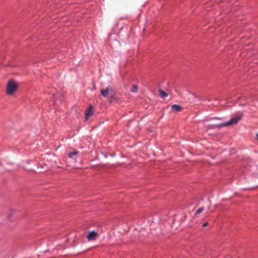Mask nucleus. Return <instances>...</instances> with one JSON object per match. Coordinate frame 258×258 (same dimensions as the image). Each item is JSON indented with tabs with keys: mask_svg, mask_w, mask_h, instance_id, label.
<instances>
[{
	"mask_svg": "<svg viewBox=\"0 0 258 258\" xmlns=\"http://www.w3.org/2000/svg\"><path fill=\"white\" fill-rule=\"evenodd\" d=\"M98 236V233L96 231H92L87 235V239L89 241L94 240Z\"/></svg>",
	"mask_w": 258,
	"mask_h": 258,
	"instance_id": "obj_4",
	"label": "nucleus"
},
{
	"mask_svg": "<svg viewBox=\"0 0 258 258\" xmlns=\"http://www.w3.org/2000/svg\"><path fill=\"white\" fill-rule=\"evenodd\" d=\"M159 94L162 97V98H164V97H166L168 96V94L165 92L164 91L161 90V89H159Z\"/></svg>",
	"mask_w": 258,
	"mask_h": 258,
	"instance_id": "obj_8",
	"label": "nucleus"
},
{
	"mask_svg": "<svg viewBox=\"0 0 258 258\" xmlns=\"http://www.w3.org/2000/svg\"><path fill=\"white\" fill-rule=\"evenodd\" d=\"M138 91V87L137 85H134L131 89V91L134 93H137Z\"/></svg>",
	"mask_w": 258,
	"mask_h": 258,
	"instance_id": "obj_9",
	"label": "nucleus"
},
{
	"mask_svg": "<svg viewBox=\"0 0 258 258\" xmlns=\"http://www.w3.org/2000/svg\"><path fill=\"white\" fill-rule=\"evenodd\" d=\"M14 211L13 210H11L10 211V214L8 215L9 218H11L12 214L14 213Z\"/></svg>",
	"mask_w": 258,
	"mask_h": 258,
	"instance_id": "obj_12",
	"label": "nucleus"
},
{
	"mask_svg": "<svg viewBox=\"0 0 258 258\" xmlns=\"http://www.w3.org/2000/svg\"><path fill=\"white\" fill-rule=\"evenodd\" d=\"M256 139L258 140V134H256Z\"/></svg>",
	"mask_w": 258,
	"mask_h": 258,
	"instance_id": "obj_14",
	"label": "nucleus"
},
{
	"mask_svg": "<svg viewBox=\"0 0 258 258\" xmlns=\"http://www.w3.org/2000/svg\"><path fill=\"white\" fill-rule=\"evenodd\" d=\"M109 91V87H108L105 89L101 90V94L103 97H106L108 94Z\"/></svg>",
	"mask_w": 258,
	"mask_h": 258,
	"instance_id": "obj_7",
	"label": "nucleus"
},
{
	"mask_svg": "<svg viewBox=\"0 0 258 258\" xmlns=\"http://www.w3.org/2000/svg\"><path fill=\"white\" fill-rule=\"evenodd\" d=\"M204 210V207H201L200 208H199L196 212V213H195V215H197L201 213H202L203 211Z\"/></svg>",
	"mask_w": 258,
	"mask_h": 258,
	"instance_id": "obj_11",
	"label": "nucleus"
},
{
	"mask_svg": "<svg viewBox=\"0 0 258 258\" xmlns=\"http://www.w3.org/2000/svg\"><path fill=\"white\" fill-rule=\"evenodd\" d=\"M93 114V107L92 106H90V107L89 108V109L86 111V113H85V115H86V118H85V121H87L88 118L91 116Z\"/></svg>",
	"mask_w": 258,
	"mask_h": 258,
	"instance_id": "obj_5",
	"label": "nucleus"
},
{
	"mask_svg": "<svg viewBox=\"0 0 258 258\" xmlns=\"http://www.w3.org/2000/svg\"><path fill=\"white\" fill-rule=\"evenodd\" d=\"M208 225V222H205L203 225V227H206Z\"/></svg>",
	"mask_w": 258,
	"mask_h": 258,
	"instance_id": "obj_13",
	"label": "nucleus"
},
{
	"mask_svg": "<svg viewBox=\"0 0 258 258\" xmlns=\"http://www.w3.org/2000/svg\"><path fill=\"white\" fill-rule=\"evenodd\" d=\"M242 116V114L241 113L238 114L235 117L232 118L229 121L224 123L221 124L218 126L223 127L226 126H231L237 123V122L241 119Z\"/></svg>",
	"mask_w": 258,
	"mask_h": 258,
	"instance_id": "obj_3",
	"label": "nucleus"
},
{
	"mask_svg": "<svg viewBox=\"0 0 258 258\" xmlns=\"http://www.w3.org/2000/svg\"><path fill=\"white\" fill-rule=\"evenodd\" d=\"M78 154V152L77 151H74L71 153H70L69 154V157L70 158H72L73 156L77 155Z\"/></svg>",
	"mask_w": 258,
	"mask_h": 258,
	"instance_id": "obj_10",
	"label": "nucleus"
},
{
	"mask_svg": "<svg viewBox=\"0 0 258 258\" xmlns=\"http://www.w3.org/2000/svg\"><path fill=\"white\" fill-rule=\"evenodd\" d=\"M242 116V114L241 113L238 114L235 117L232 118L229 121L224 123L221 124L218 126L223 127L226 126H231L237 123V122L241 119Z\"/></svg>",
	"mask_w": 258,
	"mask_h": 258,
	"instance_id": "obj_2",
	"label": "nucleus"
},
{
	"mask_svg": "<svg viewBox=\"0 0 258 258\" xmlns=\"http://www.w3.org/2000/svg\"><path fill=\"white\" fill-rule=\"evenodd\" d=\"M19 84L14 80H10L6 86V93L7 95H12L14 92L17 90Z\"/></svg>",
	"mask_w": 258,
	"mask_h": 258,
	"instance_id": "obj_1",
	"label": "nucleus"
},
{
	"mask_svg": "<svg viewBox=\"0 0 258 258\" xmlns=\"http://www.w3.org/2000/svg\"><path fill=\"white\" fill-rule=\"evenodd\" d=\"M181 110H182V107L180 105L174 104L171 106V111L172 112H179V111H181Z\"/></svg>",
	"mask_w": 258,
	"mask_h": 258,
	"instance_id": "obj_6",
	"label": "nucleus"
}]
</instances>
